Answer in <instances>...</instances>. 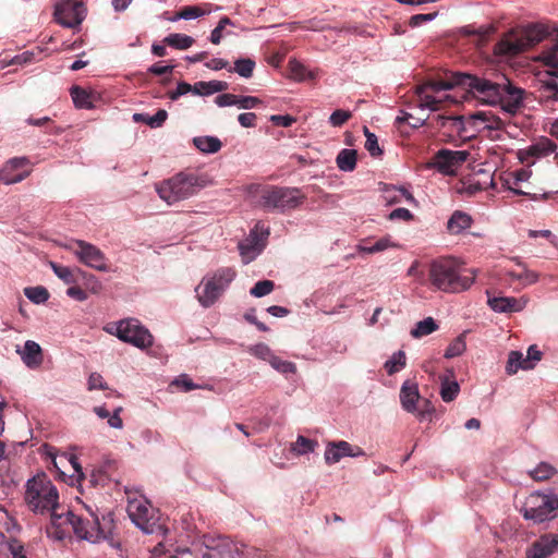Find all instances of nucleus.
I'll list each match as a JSON object with an SVG mask.
<instances>
[{
	"label": "nucleus",
	"mask_w": 558,
	"mask_h": 558,
	"mask_svg": "<svg viewBox=\"0 0 558 558\" xmlns=\"http://www.w3.org/2000/svg\"><path fill=\"white\" fill-rule=\"evenodd\" d=\"M54 275L66 284H74L77 282V276L82 275L87 278V275L80 268H70L68 266L60 265L54 262L49 263Z\"/></svg>",
	"instance_id": "24"
},
{
	"label": "nucleus",
	"mask_w": 558,
	"mask_h": 558,
	"mask_svg": "<svg viewBox=\"0 0 558 558\" xmlns=\"http://www.w3.org/2000/svg\"><path fill=\"white\" fill-rule=\"evenodd\" d=\"M248 352L253 354L254 356L262 359L264 361H267L268 363L275 355L270 348L265 343H258L248 349Z\"/></svg>",
	"instance_id": "48"
},
{
	"label": "nucleus",
	"mask_w": 558,
	"mask_h": 558,
	"mask_svg": "<svg viewBox=\"0 0 558 558\" xmlns=\"http://www.w3.org/2000/svg\"><path fill=\"white\" fill-rule=\"evenodd\" d=\"M209 7H210V4H208V3L204 4V7H199V5L183 7L179 12H177L175 19H183V20L197 19L199 16L208 14L210 12Z\"/></svg>",
	"instance_id": "34"
},
{
	"label": "nucleus",
	"mask_w": 558,
	"mask_h": 558,
	"mask_svg": "<svg viewBox=\"0 0 558 558\" xmlns=\"http://www.w3.org/2000/svg\"><path fill=\"white\" fill-rule=\"evenodd\" d=\"M527 303L524 298L513 296H488V305L498 313H512L522 311Z\"/></svg>",
	"instance_id": "20"
},
{
	"label": "nucleus",
	"mask_w": 558,
	"mask_h": 558,
	"mask_svg": "<svg viewBox=\"0 0 558 558\" xmlns=\"http://www.w3.org/2000/svg\"><path fill=\"white\" fill-rule=\"evenodd\" d=\"M58 500V489L45 473H39L27 481L25 501L32 511L44 513L56 508Z\"/></svg>",
	"instance_id": "4"
},
{
	"label": "nucleus",
	"mask_w": 558,
	"mask_h": 558,
	"mask_svg": "<svg viewBox=\"0 0 558 558\" xmlns=\"http://www.w3.org/2000/svg\"><path fill=\"white\" fill-rule=\"evenodd\" d=\"M269 364L278 372L282 374H294L296 372V366L294 363L281 360L280 357L274 355L270 360Z\"/></svg>",
	"instance_id": "47"
},
{
	"label": "nucleus",
	"mask_w": 558,
	"mask_h": 558,
	"mask_svg": "<svg viewBox=\"0 0 558 558\" xmlns=\"http://www.w3.org/2000/svg\"><path fill=\"white\" fill-rule=\"evenodd\" d=\"M460 86L473 98L486 105H500L502 110L510 114L517 113L523 106L524 90L512 85L504 74L478 76L469 73H454L448 80L433 81L416 88L420 106L436 111L441 100L432 93L448 90Z\"/></svg>",
	"instance_id": "1"
},
{
	"label": "nucleus",
	"mask_w": 558,
	"mask_h": 558,
	"mask_svg": "<svg viewBox=\"0 0 558 558\" xmlns=\"http://www.w3.org/2000/svg\"><path fill=\"white\" fill-rule=\"evenodd\" d=\"M66 295L80 302H83L88 298L87 293L82 288L75 284L68 288Z\"/></svg>",
	"instance_id": "62"
},
{
	"label": "nucleus",
	"mask_w": 558,
	"mask_h": 558,
	"mask_svg": "<svg viewBox=\"0 0 558 558\" xmlns=\"http://www.w3.org/2000/svg\"><path fill=\"white\" fill-rule=\"evenodd\" d=\"M215 102L219 107L236 106L238 95L234 94H221L215 98Z\"/></svg>",
	"instance_id": "60"
},
{
	"label": "nucleus",
	"mask_w": 558,
	"mask_h": 558,
	"mask_svg": "<svg viewBox=\"0 0 558 558\" xmlns=\"http://www.w3.org/2000/svg\"><path fill=\"white\" fill-rule=\"evenodd\" d=\"M163 43L175 49L185 50L194 44V39L185 34H170L165 37Z\"/></svg>",
	"instance_id": "35"
},
{
	"label": "nucleus",
	"mask_w": 558,
	"mask_h": 558,
	"mask_svg": "<svg viewBox=\"0 0 558 558\" xmlns=\"http://www.w3.org/2000/svg\"><path fill=\"white\" fill-rule=\"evenodd\" d=\"M230 24H231V20L228 16H223L220 19V21L218 22V25L213 29L211 35H210V41L214 45L220 44L221 38H222V31L225 29V27L227 25H230Z\"/></svg>",
	"instance_id": "51"
},
{
	"label": "nucleus",
	"mask_w": 558,
	"mask_h": 558,
	"mask_svg": "<svg viewBox=\"0 0 558 558\" xmlns=\"http://www.w3.org/2000/svg\"><path fill=\"white\" fill-rule=\"evenodd\" d=\"M48 512L51 514V529H53L49 533L58 539H62L70 532V529L76 536L87 535L88 537H95L98 535L95 522L92 521L93 526L90 530H83L81 526L83 521L78 519V515L70 510H65L59 504L56 508L48 510Z\"/></svg>",
	"instance_id": "7"
},
{
	"label": "nucleus",
	"mask_w": 558,
	"mask_h": 558,
	"mask_svg": "<svg viewBox=\"0 0 558 558\" xmlns=\"http://www.w3.org/2000/svg\"><path fill=\"white\" fill-rule=\"evenodd\" d=\"M352 113L348 110L338 109L331 113L329 117V123L332 126H341L343 125L350 118Z\"/></svg>",
	"instance_id": "52"
},
{
	"label": "nucleus",
	"mask_w": 558,
	"mask_h": 558,
	"mask_svg": "<svg viewBox=\"0 0 558 558\" xmlns=\"http://www.w3.org/2000/svg\"><path fill=\"white\" fill-rule=\"evenodd\" d=\"M558 510V497L533 494L524 505V518L535 522H544L554 517V512Z\"/></svg>",
	"instance_id": "11"
},
{
	"label": "nucleus",
	"mask_w": 558,
	"mask_h": 558,
	"mask_svg": "<svg viewBox=\"0 0 558 558\" xmlns=\"http://www.w3.org/2000/svg\"><path fill=\"white\" fill-rule=\"evenodd\" d=\"M69 248L74 253L77 259L87 267L98 271H108L107 258L105 254L95 245L83 240L74 241Z\"/></svg>",
	"instance_id": "12"
},
{
	"label": "nucleus",
	"mask_w": 558,
	"mask_h": 558,
	"mask_svg": "<svg viewBox=\"0 0 558 558\" xmlns=\"http://www.w3.org/2000/svg\"><path fill=\"white\" fill-rule=\"evenodd\" d=\"M270 121L275 125L288 128V126H291L295 122V118H293L289 114H286V116L274 114L270 117Z\"/></svg>",
	"instance_id": "61"
},
{
	"label": "nucleus",
	"mask_w": 558,
	"mask_h": 558,
	"mask_svg": "<svg viewBox=\"0 0 558 558\" xmlns=\"http://www.w3.org/2000/svg\"><path fill=\"white\" fill-rule=\"evenodd\" d=\"M168 113L165 109H159L154 116L149 117L145 120V123L150 128H159L167 120Z\"/></svg>",
	"instance_id": "55"
},
{
	"label": "nucleus",
	"mask_w": 558,
	"mask_h": 558,
	"mask_svg": "<svg viewBox=\"0 0 558 558\" xmlns=\"http://www.w3.org/2000/svg\"><path fill=\"white\" fill-rule=\"evenodd\" d=\"M470 121L473 122L474 132H482L485 129L500 131L505 128V122L490 111H477L471 114Z\"/></svg>",
	"instance_id": "19"
},
{
	"label": "nucleus",
	"mask_w": 558,
	"mask_h": 558,
	"mask_svg": "<svg viewBox=\"0 0 558 558\" xmlns=\"http://www.w3.org/2000/svg\"><path fill=\"white\" fill-rule=\"evenodd\" d=\"M405 366V354L403 351H398L392 357L386 362L385 368L389 375H392Z\"/></svg>",
	"instance_id": "44"
},
{
	"label": "nucleus",
	"mask_w": 558,
	"mask_h": 558,
	"mask_svg": "<svg viewBox=\"0 0 558 558\" xmlns=\"http://www.w3.org/2000/svg\"><path fill=\"white\" fill-rule=\"evenodd\" d=\"M357 153L354 149H342L336 158L337 166L342 171H353L356 167Z\"/></svg>",
	"instance_id": "31"
},
{
	"label": "nucleus",
	"mask_w": 558,
	"mask_h": 558,
	"mask_svg": "<svg viewBox=\"0 0 558 558\" xmlns=\"http://www.w3.org/2000/svg\"><path fill=\"white\" fill-rule=\"evenodd\" d=\"M466 349L464 333L458 336L447 348L445 352L446 359H452L461 355Z\"/></svg>",
	"instance_id": "42"
},
{
	"label": "nucleus",
	"mask_w": 558,
	"mask_h": 558,
	"mask_svg": "<svg viewBox=\"0 0 558 558\" xmlns=\"http://www.w3.org/2000/svg\"><path fill=\"white\" fill-rule=\"evenodd\" d=\"M88 390H106L108 389L107 383L104 380L102 376L99 373H92L88 378Z\"/></svg>",
	"instance_id": "54"
},
{
	"label": "nucleus",
	"mask_w": 558,
	"mask_h": 558,
	"mask_svg": "<svg viewBox=\"0 0 558 558\" xmlns=\"http://www.w3.org/2000/svg\"><path fill=\"white\" fill-rule=\"evenodd\" d=\"M305 195L296 187L271 186L262 192L260 201L268 209H294L303 203Z\"/></svg>",
	"instance_id": "9"
},
{
	"label": "nucleus",
	"mask_w": 558,
	"mask_h": 558,
	"mask_svg": "<svg viewBox=\"0 0 558 558\" xmlns=\"http://www.w3.org/2000/svg\"><path fill=\"white\" fill-rule=\"evenodd\" d=\"M420 392L416 383L404 381L400 389V401L402 408L409 413H416L418 410L417 403L420 402Z\"/></svg>",
	"instance_id": "22"
},
{
	"label": "nucleus",
	"mask_w": 558,
	"mask_h": 558,
	"mask_svg": "<svg viewBox=\"0 0 558 558\" xmlns=\"http://www.w3.org/2000/svg\"><path fill=\"white\" fill-rule=\"evenodd\" d=\"M24 294L28 300L36 304L44 303L49 299L48 290L41 286L25 288Z\"/></svg>",
	"instance_id": "41"
},
{
	"label": "nucleus",
	"mask_w": 558,
	"mask_h": 558,
	"mask_svg": "<svg viewBox=\"0 0 558 558\" xmlns=\"http://www.w3.org/2000/svg\"><path fill=\"white\" fill-rule=\"evenodd\" d=\"M19 529L15 521L9 515L8 511L0 506V537L3 541L14 538L12 534Z\"/></svg>",
	"instance_id": "32"
},
{
	"label": "nucleus",
	"mask_w": 558,
	"mask_h": 558,
	"mask_svg": "<svg viewBox=\"0 0 558 558\" xmlns=\"http://www.w3.org/2000/svg\"><path fill=\"white\" fill-rule=\"evenodd\" d=\"M472 225V218L469 214L456 210L447 222V230L450 234H460Z\"/></svg>",
	"instance_id": "25"
},
{
	"label": "nucleus",
	"mask_w": 558,
	"mask_h": 558,
	"mask_svg": "<svg viewBox=\"0 0 558 558\" xmlns=\"http://www.w3.org/2000/svg\"><path fill=\"white\" fill-rule=\"evenodd\" d=\"M438 125L444 129H449L451 132H456L461 138H470L475 135L473 122H471V114L446 117L438 116Z\"/></svg>",
	"instance_id": "17"
},
{
	"label": "nucleus",
	"mask_w": 558,
	"mask_h": 558,
	"mask_svg": "<svg viewBox=\"0 0 558 558\" xmlns=\"http://www.w3.org/2000/svg\"><path fill=\"white\" fill-rule=\"evenodd\" d=\"M256 114L253 112L241 113L238 117L239 123L243 128H254L256 125Z\"/></svg>",
	"instance_id": "63"
},
{
	"label": "nucleus",
	"mask_w": 558,
	"mask_h": 558,
	"mask_svg": "<svg viewBox=\"0 0 558 558\" xmlns=\"http://www.w3.org/2000/svg\"><path fill=\"white\" fill-rule=\"evenodd\" d=\"M438 328L437 324L432 317H427L418 322L414 329L411 330L413 338H421L434 332Z\"/></svg>",
	"instance_id": "39"
},
{
	"label": "nucleus",
	"mask_w": 558,
	"mask_h": 558,
	"mask_svg": "<svg viewBox=\"0 0 558 558\" xmlns=\"http://www.w3.org/2000/svg\"><path fill=\"white\" fill-rule=\"evenodd\" d=\"M428 281L437 290L458 293L468 290L475 281V271L461 269L453 257H440L428 267Z\"/></svg>",
	"instance_id": "2"
},
{
	"label": "nucleus",
	"mask_w": 558,
	"mask_h": 558,
	"mask_svg": "<svg viewBox=\"0 0 558 558\" xmlns=\"http://www.w3.org/2000/svg\"><path fill=\"white\" fill-rule=\"evenodd\" d=\"M558 548V535L545 534L536 539L525 551L526 558H547Z\"/></svg>",
	"instance_id": "18"
},
{
	"label": "nucleus",
	"mask_w": 558,
	"mask_h": 558,
	"mask_svg": "<svg viewBox=\"0 0 558 558\" xmlns=\"http://www.w3.org/2000/svg\"><path fill=\"white\" fill-rule=\"evenodd\" d=\"M537 280L538 275L525 267H522L521 271L509 270L505 274V281L510 286L518 282L520 287H526L535 283Z\"/></svg>",
	"instance_id": "23"
},
{
	"label": "nucleus",
	"mask_w": 558,
	"mask_h": 558,
	"mask_svg": "<svg viewBox=\"0 0 558 558\" xmlns=\"http://www.w3.org/2000/svg\"><path fill=\"white\" fill-rule=\"evenodd\" d=\"M78 519L82 522L81 526L83 527V530H90V527L93 526L92 525V521L96 523V529H97V533L98 535L95 536V537H88L87 535L86 536H78L80 538H83V539H87V541H90V542H98L99 539L101 538H105L106 535H105V531L102 530L101 525H100V522H99V519L98 517L90 510H88V514L87 517H84V515H78Z\"/></svg>",
	"instance_id": "30"
},
{
	"label": "nucleus",
	"mask_w": 558,
	"mask_h": 558,
	"mask_svg": "<svg viewBox=\"0 0 558 558\" xmlns=\"http://www.w3.org/2000/svg\"><path fill=\"white\" fill-rule=\"evenodd\" d=\"M364 450L359 446H353L348 441H330L325 450V461L327 464H335L344 457L364 456Z\"/></svg>",
	"instance_id": "16"
},
{
	"label": "nucleus",
	"mask_w": 558,
	"mask_h": 558,
	"mask_svg": "<svg viewBox=\"0 0 558 558\" xmlns=\"http://www.w3.org/2000/svg\"><path fill=\"white\" fill-rule=\"evenodd\" d=\"M523 361V369H532L535 366V363L541 361L542 359V352L537 349L536 345H531L527 349V356L524 357Z\"/></svg>",
	"instance_id": "49"
},
{
	"label": "nucleus",
	"mask_w": 558,
	"mask_h": 558,
	"mask_svg": "<svg viewBox=\"0 0 558 558\" xmlns=\"http://www.w3.org/2000/svg\"><path fill=\"white\" fill-rule=\"evenodd\" d=\"M364 134L366 136L365 148L367 149V151L373 157L380 156L383 154V150L378 145L377 136L374 133L369 132V130L366 126L364 128Z\"/></svg>",
	"instance_id": "46"
},
{
	"label": "nucleus",
	"mask_w": 558,
	"mask_h": 558,
	"mask_svg": "<svg viewBox=\"0 0 558 558\" xmlns=\"http://www.w3.org/2000/svg\"><path fill=\"white\" fill-rule=\"evenodd\" d=\"M546 35L547 31L543 25L531 24L518 33L506 35L496 44L495 51L501 56H517L541 43Z\"/></svg>",
	"instance_id": "5"
},
{
	"label": "nucleus",
	"mask_w": 558,
	"mask_h": 558,
	"mask_svg": "<svg viewBox=\"0 0 558 558\" xmlns=\"http://www.w3.org/2000/svg\"><path fill=\"white\" fill-rule=\"evenodd\" d=\"M236 272L230 267L218 269L211 277L204 279L196 288V296L204 307L211 306L234 279Z\"/></svg>",
	"instance_id": "8"
},
{
	"label": "nucleus",
	"mask_w": 558,
	"mask_h": 558,
	"mask_svg": "<svg viewBox=\"0 0 558 558\" xmlns=\"http://www.w3.org/2000/svg\"><path fill=\"white\" fill-rule=\"evenodd\" d=\"M523 354L520 351H510L506 365L508 375H514L520 368L523 369Z\"/></svg>",
	"instance_id": "43"
},
{
	"label": "nucleus",
	"mask_w": 558,
	"mask_h": 558,
	"mask_svg": "<svg viewBox=\"0 0 558 558\" xmlns=\"http://www.w3.org/2000/svg\"><path fill=\"white\" fill-rule=\"evenodd\" d=\"M207 184L205 175L193 172H180L156 185L161 199L172 205L187 199L198 193Z\"/></svg>",
	"instance_id": "3"
},
{
	"label": "nucleus",
	"mask_w": 558,
	"mask_h": 558,
	"mask_svg": "<svg viewBox=\"0 0 558 558\" xmlns=\"http://www.w3.org/2000/svg\"><path fill=\"white\" fill-rule=\"evenodd\" d=\"M229 88L225 81L197 82L194 84V95L207 96L215 93H221Z\"/></svg>",
	"instance_id": "27"
},
{
	"label": "nucleus",
	"mask_w": 558,
	"mask_h": 558,
	"mask_svg": "<svg viewBox=\"0 0 558 558\" xmlns=\"http://www.w3.org/2000/svg\"><path fill=\"white\" fill-rule=\"evenodd\" d=\"M255 69V61L250 58L238 59L234 62V68H229V72H236L240 76L244 78H250L253 75Z\"/></svg>",
	"instance_id": "37"
},
{
	"label": "nucleus",
	"mask_w": 558,
	"mask_h": 558,
	"mask_svg": "<svg viewBox=\"0 0 558 558\" xmlns=\"http://www.w3.org/2000/svg\"><path fill=\"white\" fill-rule=\"evenodd\" d=\"M70 94L75 107L80 109H90L93 108V97L92 93L86 90L81 86H72L70 89Z\"/></svg>",
	"instance_id": "29"
},
{
	"label": "nucleus",
	"mask_w": 558,
	"mask_h": 558,
	"mask_svg": "<svg viewBox=\"0 0 558 558\" xmlns=\"http://www.w3.org/2000/svg\"><path fill=\"white\" fill-rule=\"evenodd\" d=\"M28 159L26 157H14L8 160L4 165L7 172L12 175V172L16 169H20L26 165H28Z\"/></svg>",
	"instance_id": "59"
},
{
	"label": "nucleus",
	"mask_w": 558,
	"mask_h": 558,
	"mask_svg": "<svg viewBox=\"0 0 558 558\" xmlns=\"http://www.w3.org/2000/svg\"><path fill=\"white\" fill-rule=\"evenodd\" d=\"M29 174L28 171L19 173L16 175H10L9 172H7L5 168L3 167L0 169V182H3L5 184H14L23 181L27 175Z\"/></svg>",
	"instance_id": "53"
},
{
	"label": "nucleus",
	"mask_w": 558,
	"mask_h": 558,
	"mask_svg": "<svg viewBox=\"0 0 558 558\" xmlns=\"http://www.w3.org/2000/svg\"><path fill=\"white\" fill-rule=\"evenodd\" d=\"M556 39L557 43L542 53V60L548 68V77L542 81L538 89L539 101L550 109L558 102V28Z\"/></svg>",
	"instance_id": "6"
},
{
	"label": "nucleus",
	"mask_w": 558,
	"mask_h": 558,
	"mask_svg": "<svg viewBox=\"0 0 558 558\" xmlns=\"http://www.w3.org/2000/svg\"><path fill=\"white\" fill-rule=\"evenodd\" d=\"M390 246H395L390 242V240L388 238H381V239L377 240L372 245L361 246V251L365 252V253H368V254H374V253H378V252L385 251L386 248H388Z\"/></svg>",
	"instance_id": "50"
},
{
	"label": "nucleus",
	"mask_w": 558,
	"mask_h": 558,
	"mask_svg": "<svg viewBox=\"0 0 558 558\" xmlns=\"http://www.w3.org/2000/svg\"><path fill=\"white\" fill-rule=\"evenodd\" d=\"M86 15V9L78 0H60L56 4L54 16L64 27L75 28L82 24Z\"/></svg>",
	"instance_id": "13"
},
{
	"label": "nucleus",
	"mask_w": 558,
	"mask_h": 558,
	"mask_svg": "<svg viewBox=\"0 0 558 558\" xmlns=\"http://www.w3.org/2000/svg\"><path fill=\"white\" fill-rule=\"evenodd\" d=\"M117 337L140 349L153 345V336L137 319L129 318L118 323Z\"/></svg>",
	"instance_id": "10"
},
{
	"label": "nucleus",
	"mask_w": 558,
	"mask_h": 558,
	"mask_svg": "<svg viewBox=\"0 0 558 558\" xmlns=\"http://www.w3.org/2000/svg\"><path fill=\"white\" fill-rule=\"evenodd\" d=\"M556 469L551 464L547 462H541L534 470L530 472V475L534 481L543 482L549 480L556 474Z\"/></svg>",
	"instance_id": "38"
},
{
	"label": "nucleus",
	"mask_w": 558,
	"mask_h": 558,
	"mask_svg": "<svg viewBox=\"0 0 558 558\" xmlns=\"http://www.w3.org/2000/svg\"><path fill=\"white\" fill-rule=\"evenodd\" d=\"M262 104V100L254 96H239L236 106L240 109H252Z\"/></svg>",
	"instance_id": "57"
},
{
	"label": "nucleus",
	"mask_w": 558,
	"mask_h": 558,
	"mask_svg": "<svg viewBox=\"0 0 558 558\" xmlns=\"http://www.w3.org/2000/svg\"><path fill=\"white\" fill-rule=\"evenodd\" d=\"M16 353L20 354L23 363L32 369L38 368L44 362L43 350L40 345L33 340H27L22 350L17 348Z\"/></svg>",
	"instance_id": "21"
},
{
	"label": "nucleus",
	"mask_w": 558,
	"mask_h": 558,
	"mask_svg": "<svg viewBox=\"0 0 558 558\" xmlns=\"http://www.w3.org/2000/svg\"><path fill=\"white\" fill-rule=\"evenodd\" d=\"M187 93L194 94V85H191L186 82H180L177 86V89L169 93V98L171 100H177L179 97H181Z\"/></svg>",
	"instance_id": "58"
},
{
	"label": "nucleus",
	"mask_w": 558,
	"mask_h": 558,
	"mask_svg": "<svg viewBox=\"0 0 558 558\" xmlns=\"http://www.w3.org/2000/svg\"><path fill=\"white\" fill-rule=\"evenodd\" d=\"M275 289V282L271 280H260L257 281L254 287L251 289V295L255 298H263L269 293H271Z\"/></svg>",
	"instance_id": "45"
},
{
	"label": "nucleus",
	"mask_w": 558,
	"mask_h": 558,
	"mask_svg": "<svg viewBox=\"0 0 558 558\" xmlns=\"http://www.w3.org/2000/svg\"><path fill=\"white\" fill-rule=\"evenodd\" d=\"M289 66H290V70L295 78H298L300 81L305 78L306 69L303 64H301L298 61H290Z\"/></svg>",
	"instance_id": "64"
},
{
	"label": "nucleus",
	"mask_w": 558,
	"mask_h": 558,
	"mask_svg": "<svg viewBox=\"0 0 558 558\" xmlns=\"http://www.w3.org/2000/svg\"><path fill=\"white\" fill-rule=\"evenodd\" d=\"M440 379H441V389H440L441 399L445 402H451L452 400L456 399V397L459 393V390H460L459 385L457 381H449L448 377H446V376H444V377L441 376Z\"/></svg>",
	"instance_id": "36"
},
{
	"label": "nucleus",
	"mask_w": 558,
	"mask_h": 558,
	"mask_svg": "<svg viewBox=\"0 0 558 558\" xmlns=\"http://www.w3.org/2000/svg\"><path fill=\"white\" fill-rule=\"evenodd\" d=\"M194 146L202 153L215 154L222 147V143L215 136H197L193 138Z\"/></svg>",
	"instance_id": "28"
},
{
	"label": "nucleus",
	"mask_w": 558,
	"mask_h": 558,
	"mask_svg": "<svg viewBox=\"0 0 558 558\" xmlns=\"http://www.w3.org/2000/svg\"><path fill=\"white\" fill-rule=\"evenodd\" d=\"M0 558H26L23 544L16 538L0 543Z\"/></svg>",
	"instance_id": "26"
},
{
	"label": "nucleus",
	"mask_w": 558,
	"mask_h": 558,
	"mask_svg": "<svg viewBox=\"0 0 558 558\" xmlns=\"http://www.w3.org/2000/svg\"><path fill=\"white\" fill-rule=\"evenodd\" d=\"M469 153L465 150L440 149L433 158L432 166L444 174H452L463 162Z\"/></svg>",
	"instance_id": "15"
},
{
	"label": "nucleus",
	"mask_w": 558,
	"mask_h": 558,
	"mask_svg": "<svg viewBox=\"0 0 558 558\" xmlns=\"http://www.w3.org/2000/svg\"><path fill=\"white\" fill-rule=\"evenodd\" d=\"M317 441L308 439L304 436H299L296 441L291 445V450L296 454H305L313 452L317 447Z\"/></svg>",
	"instance_id": "40"
},
{
	"label": "nucleus",
	"mask_w": 558,
	"mask_h": 558,
	"mask_svg": "<svg viewBox=\"0 0 558 558\" xmlns=\"http://www.w3.org/2000/svg\"><path fill=\"white\" fill-rule=\"evenodd\" d=\"M555 149L556 145L550 140L542 138L529 147L527 154L535 157H546L553 154Z\"/></svg>",
	"instance_id": "33"
},
{
	"label": "nucleus",
	"mask_w": 558,
	"mask_h": 558,
	"mask_svg": "<svg viewBox=\"0 0 558 558\" xmlns=\"http://www.w3.org/2000/svg\"><path fill=\"white\" fill-rule=\"evenodd\" d=\"M418 410H416V416L423 421L426 418L427 415H430L434 412V407L427 399H421L417 403Z\"/></svg>",
	"instance_id": "56"
},
{
	"label": "nucleus",
	"mask_w": 558,
	"mask_h": 558,
	"mask_svg": "<svg viewBox=\"0 0 558 558\" xmlns=\"http://www.w3.org/2000/svg\"><path fill=\"white\" fill-rule=\"evenodd\" d=\"M128 514L132 522L145 533H151L155 526L153 508L143 500H131L128 504Z\"/></svg>",
	"instance_id": "14"
}]
</instances>
